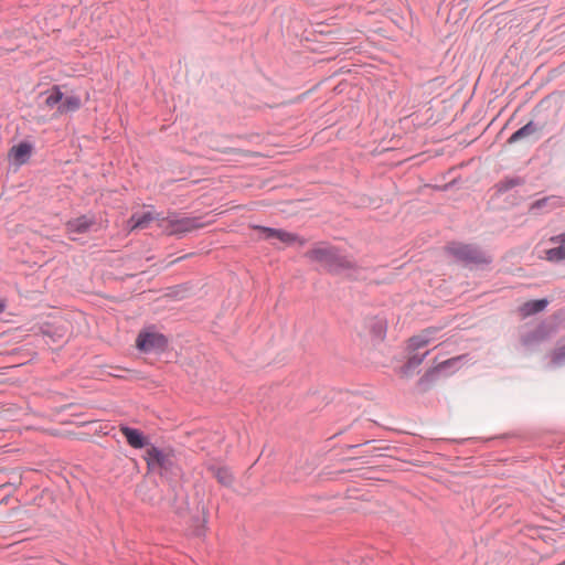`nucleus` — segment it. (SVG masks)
<instances>
[{"mask_svg":"<svg viewBox=\"0 0 565 565\" xmlns=\"http://www.w3.org/2000/svg\"><path fill=\"white\" fill-rule=\"evenodd\" d=\"M143 461L147 465V473L161 481L171 483L181 475L174 448L164 443H152L150 437L145 434Z\"/></svg>","mask_w":565,"mask_h":565,"instance_id":"f257e3e1","label":"nucleus"},{"mask_svg":"<svg viewBox=\"0 0 565 565\" xmlns=\"http://www.w3.org/2000/svg\"><path fill=\"white\" fill-rule=\"evenodd\" d=\"M156 225L161 233L182 237L188 233L202 228L206 225L202 216H186L177 212L156 211L154 206L143 203V230Z\"/></svg>","mask_w":565,"mask_h":565,"instance_id":"f03ea898","label":"nucleus"},{"mask_svg":"<svg viewBox=\"0 0 565 565\" xmlns=\"http://www.w3.org/2000/svg\"><path fill=\"white\" fill-rule=\"evenodd\" d=\"M310 263H318L331 275H340L344 271L355 273L359 270L358 263L341 248L327 244H316L303 254Z\"/></svg>","mask_w":565,"mask_h":565,"instance_id":"7ed1b4c3","label":"nucleus"},{"mask_svg":"<svg viewBox=\"0 0 565 565\" xmlns=\"http://www.w3.org/2000/svg\"><path fill=\"white\" fill-rule=\"evenodd\" d=\"M449 253L465 266L483 267L492 263V256L475 244H458L448 248Z\"/></svg>","mask_w":565,"mask_h":565,"instance_id":"20e7f679","label":"nucleus"},{"mask_svg":"<svg viewBox=\"0 0 565 565\" xmlns=\"http://www.w3.org/2000/svg\"><path fill=\"white\" fill-rule=\"evenodd\" d=\"M169 348V338L157 331L154 324L143 326V355L166 353Z\"/></svg>","mask_w":565,"mask_h":565,"instance_id":"39448f33","label":"nucleus"},{"mask_svg":"<svg viewBox=\"0 0 565 565\" xmlns=\"http://www.w3.org/2000/svg\"><path fill=\"white\" fill-rule=\"evenodd\" d=\"M253 228L258 231L260 234V238L265 241H271L276 238L286 245H292L295 243H298L300 246H303L307 244V239L305 237H301L296 233L287 232L281 228H275L264 225H254Z\"/></svg>","mask_w":565,"mask_h":565,"instance_id":"423d86ee","label":"nucleus"},{"mask_svg":"<svg viewBox=\"0 0 565 565\" xmlns=\"http://www.w3.org/2000/svg\"><path fill=\"white\" fill-rule=\"evenodd\" d=\"M553 332H554V328L551 324L542 322L539 326H536L534 329L522 334L521 343L526 348L537 345L541 342L547 340L552 335Z\"/></svg>","mask_w":565,"mask_h":565,"instance_id":"0eeeda50","label":"nucleus"},{"mask_svg":"<svg viewBox=\"0 0 565 565\" xmlns=\"http://www.w3.org/2000/svg\"><path fill=\"white\" fill-rule=\"evenodd\" d=\"M441 330L439 327H428L419 334H415L408 339L407 349L409 352L417 351L435 340L436 334Z\"/></svg>","mask_w":565,"mask_h":565,"instance_id":"6e6552de","label":"nucleus"},{"mask_svg":"<svg viewBox=\"0 0 565 565\" xmlns=\"http://www.w3.org/2000/svg\"><path fill=\"white\" fill-rule=\"evenodd\" d=\"M196 509L199 514L191 518V533L193 536L203 537L207 532L209 511L202 501L198 503Z\"/></svg>","mask_w":565,"mask_h":565,"instance_id":"1a4fd4ad","label":"nucleus"},{"mask_svg":"<svg viewBox=\"0 0 565 565\" xmlns=\"http://www.w3.org/2000/svg\"><path fill=\"white\" fill-rule=\"evenodd\" d=\"M209 471L223 487L231 488L233 486L234 476L228 467L212 465L209 467Z\"/></svg>","mask_w":565,"mask_h":565,"instance_id":"9d476101","label":"nucleus"},{"mask_svg":"<svg viewBox=\"0 0 565 565\" xmlns=\"http://www.w3.org/2000/svg\"><path fill=\"white\" fill-rule=\"evenodd\" d=\"M551 241L557 243L558 246L546 250V259L550 262L565 260V232L553 236Z\"/></svg>","mask_w":565,"mask_h":565,"instance_id":"9b49d317","label":"nucleus"},{"mask_svg":"<svg viewBox=\"0 0 565 565\" xmlns=\"http://www.w3.org/2000/svg\"><path fill=\"white\" fill-rule=\"evenodd\" d=\"M440 372L437 365L428 369L417 381V387L420 393L431 390L436 381L439 379Z\"/></svg>","mask_w":565,"mask_h":565,"instance_id":"f8f14e48","label":"nucleus"},{"mask_svg":"<svg viewBox=\"0 0 565 565\" xmlns=\"http://www.w3.org/2000/svg\"><path fill=\"white\" fill-rule=\"evenodd\" d=\"M548 306V300L546 298L541 299H532L526 302H524L520 307V313L526 318L536 313H540L546 309Z\"/></svg>","mask_w":565,"mask_h":565,"instance_id":"ddd939ff","label":"nucleus"},{"mask_svg":"<svg viewBox=\"0 0 565 565\" xmlns=\"http://www.w3.org/2000/svg\"><path fill=\"white\" fill-rule=\"evenodd\" d=\"M370 332L373 341H384L387 332V320L380 316L374 317L370 323Z\"/></svg>","mask_w":565,"mask_h":565,"instance_id":"4468645a","label":"nucleus"},{"mask_svg":"<svg viewBox=\"0 0 565 565\" xmlns=\"http://www.w3.org/2000/svg\"><path fill=\"white\" fill-rule=\"evenodd\" d=\"M469 361L468 354H461L454 358H450L448 360H445L437 364V367L439 369V372H444L446 374H454L457 372L465 362Z\"/></svg>","mask_w":565,"mask_h":565,"instance_id":"2eb2a0df","label":"nucleus"},{"mask_svg":"<svg viewBox=\"0 0 565 565\" xmlns=\"http://www.w3.org/2000/svg\"><path fill=\"white\" fill-rule=\"evenodd\" d=\"M32 152L31 145L21 142L13 146L9 152V157L18 164L21 166L28 161Z\"/></svg>","mask_w":565,"mask_h":565,"instance_id":"dca6fc26","label":"nucleus"},{"mask_svg":"<svg viewBox=\"0 0 565 565\" xmlns=\"http://www.w3.org/2000/svg\"><path fill=\"white\" fill-rule=\"evenodd\" d=\"M542 129V126H540L537 122L530 120L527 124L515 130L508 139V143L512 145L515 143L532 134L539 131Z\"/></svg>","mask_w":565,"mask_h":565,"instance_id":"f3484780","label":"nucleus"},{"mask_svg":"<svg viewBox=\"0 0 565 565\" xmlns=\"http://www.w3.org/2000/svg\"><path fill=\"white\" fill-rule=\"evenodd\" d=\"M429 353L430 351L428 350L424 353H414L413 355H411L406 363L401 367L402 374L405 376L412 375Z\"/></svg>","mask_w":565,"mask_h":565,"instance_id":"a211bd4d","label":"nucleus"},{"mask_svg":"<svg viewBox=\"0 0 565 565\" xmlns=\"http://www.w3.org/2000/svg\"><path fill=\"white\" fill-rule=\"evenodd\" d=\"M524 182H525L524 179L521 178V177H508V178H504L503 180L499 181L494 185L495 193L498 195L504 194L505 192L512 190L515 186L523 185Z\"/></svg>","mask_w":565,"mask_h":565,"instance_id":"6ab92c4d","label":"nucleus"},{"mask_svg":"<svg viewBox=\"0 0 565 565\" xmlns=\"http://www.w3.org/2000/svg\"><path fill=\"white\" fill-rule=\"evenodd\" d=\"M191 289L192 287L189 282H183L168 287L164 296L173 300H182L188 297Z\"/></svg>","mask_w":565,"mask_h":565,"instance_id":"aec40b11","label":"nucleus"},{"mask_svg":"<svg viewBox=\"0 0 565 565\" xmlns=\"http://www.w3.org/2000/svg\"><path fill=\"white\" fill-rule=\"evenodd\" d=\"M46 97L44 100L45 106L49 109H53L61 105L63 99V93L61 92L60 86H53L50 90L45 93Z\"/></svg>","mask_w":565,"mask_h":565,"instance_id":"412c9836","label":"nucleus"},{"mask_svg":"<svg viewBox=\"0 0 565 565\" xmlns=\"http://www.w3.org/2000/svg\"><path fill=\"white\" fill-rule=\"evenodd\" d=\"M81 107V99L77 96H63L61 105L57 107L58 114L75 111Z\"/></svg>","mask_w":565,"mask_h":565,"instance_id":"4be33fe9","label":"nucleus"},{"mask_svg":"<svg viewBox=\"0 0 565 565\" xmlns=\"http://www.w3.org/2000/svg\"><path fill=\"white\" fill-rule=\"evenodd\" d=\"M92 226V221L86 216H82L70 221L66 224L68 233H84Z\"/></svg>","mask_w":565,"mask_h":565,"instance_id":"5701e85b","label":"nucleus"},{"mask_svg":"<svg viewBox=\"0 0 565 565\" xmlns=\"http://www.w3.org/2000/svg\"><path fill=\"white\" fill-rule=\"evenodd\" d=\"M120 430L127 439V443L134 448H141V434L137 429L121 425Z\"/></svg>","mask_w":565,"mask_h":565,"instance_id":"b1692460","label":"nucleus"},{"mask_svg":"<svg viewBox=\"0 0 565 565\" xmlns=\"http://www.w3.org/2000/svg\"><path fill=\"white\" fill-rule=\"evenodd\" d=\"M556 202H557V200L555 196H545V198L539 199L530 205V212L537 213L539 211L550 206L551 203H553L552 207H554Z\"/></svg>","mask_w":565,"mask_h":565,"instance_id":"393cba45","label":"nucleus"},{"mask_svg":"<svg viewBox=\"0 0 565 565\" xmlns=\"http://www.w3.org/2000/svg\"><path fill=\"white\" fill-rule=\"evenodd\" d=\"M551 365L561 367L565 365V343L557 347L551 354Z\"/></svg>","mask_w":565,"mask_h":565,"instance_id":"a878e982","label":"nucleus"},{"mask_svg":"<svg viewBox=\"0 0 565 565\" xmlns=\"http://www.w3.org/2000/svg\"><path fill=\"white\" fill-rule=\"evenodd\" d=\"M175 260L171 262V264H173ZM170 265L169 264H164V262H161L160 264L159 263H153L152 265L149 266L148 269H145L143 268V276L145 275H149L147 279H152L154 276H157L159 273H161L164 268H167L168 266Z\"/></svg>","mask_w":565,"mask_h":565,"instance_id":"bb28decb","label":"nucleus"},{"mask_svg":"<svg viewBox=\"0 0 565 565\" xmlns=\"http://www.w3.org/2000/svg\"><path fill=\"white\" fill-rule=\"evenodd\" d=\"M153 292H154V291H153L152 289H148V290L143 289V291H142V295H143V301H146V300H151V299H152V294H153Z\"/></svg>","mask_w":565,"mask_h":565,"instance_id":"cd10ccee","label":"nucleus"},{"mask_svg":"<svg viewBox=\"0 0 565 565\" xmlns=\"http://www.w3.org/2000/svg\"><path fill=\"white\" fill-rule=\"evenodd\" d=\"M135 342H136V347H137L138 349H141V332L137 335V338H136V341H135Z\"/></svg>","mask_w":565,"mask_h":565,"instance_id":"c85d7f7f","label":"nucleus"},{"mask_svg":"<svg viewBox=\"0 0 565 565\" xmlns=\"http://www.w3.org/2000/svg\"><path fill=\"white\" fill-rule=\"evenodd\" d=\"M6 307H7L6 300H3V299L0 300V313H2L4 311Z\"/></svg>","mask_w":565,"mask_h":565,"instance_id":"c756f323","label":"nucleus"},{"mask_svg":"<svg viewBox=\"0 0 565 565\" xmlns=\"http://www.w3.org/2000/svg\"><path fill=\"white\" fill-rule=\"evenodd\" d=\"M360 446H361V445H350V446H349V448H350V449H353V448H358V447H360Z\"/></svg>","mask_w":565,"mask_h":565,"instance_id":"7c9ffc66","label":"nucleus"},{"mask_svg":"<svg viewBox=\"0 0 565 565\" xmlns=\"http://www.w3.org/2000/svg\"><path fill=\"white\" fill-rule=\"evenodd\" d=\"M153 259V257H146V262L149 263Z\"/></svg>","mask_w":565,"mask_h":565,"instance_id":"2f4dec72","label":"nucleus"},{"mask_svg":"<svg viewBox=\"0 0 565 565\" xmlns=\"http://www.w3.org/2000/svg\"><path fill=\"white\" fill-rule=\"evenodd\" d=\"M140 224V221H136L135 226H138Z\"/></svg>","mask_w":565,"mask_h":565,"instance_id":"473e14b6","label":"nucleus"}]
</instances>
